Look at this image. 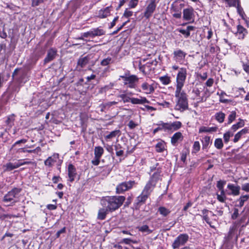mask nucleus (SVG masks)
<instances>
[{"instance_id":"nucleus-32","label":"nucleus","mask_w":249,"mask_h":249,"mask_svg":"<svg viewBox=\"0 0 249 249\" xmlns=\"http://www.w3.org/2000/svg\"><path fill=\"white\" fill-rule=\"evenodd\" d=\"M118 97L122 99L124 103H128L131 101V97L128 96V94H126L125 91H124L122 93L118 95Z\"/></svg>"},{"instance_id":"nucleus-59","label":"nucleus","mask_w":249,"mask_h":249,"mask_svg":"<svg viewBox=\"0 0 249 249\" xmlns=\"http://www.w3.org/2000/svg\"><path fill=\"white\" fill-rule=\"evenodd\" d=\"M213 82H214L213 79L209 78L206 81L205 85L208 87H211L213 86Z\"/></svg>"},{"instance_id":"nucleus-39","label":"nucleus","mask_w":249,"mask_h":249,"mask_svg":"<svg viewBox=\"0 0 249 249\" xmlns=\"http://www.w3.org/2000/svg\"><path fill=\"white\" fill-rule=\"evenodd\" d=\"M158 212L163 216H166L170 213V211L164 207H160L158 209Z\"/></svg>"},{"instance_id":"nucleus-8","label":"nucleus","mask_w":249,"mask_h":249,"mask_svg":"<svg viewBox=\"0 0 249 249\" xmlns=\"http://www.w3.org/2000/svg\"><path fill=\"white\" fill-rule=\"evenodd\" d=\"M189 236L187 234H181L178 235L172 244L174 249L178 248L180 246L184 245L188 240Z\"/></svg>"},{"instance_id":"nucleus-43","label":"nucleus","mask_w":249,"mask_h":249,"mask_svg":"<svg viewBox=\"0 0 249 249\" xmlns=\"http://www.w3.org/2000/svg\"><path fill=\"white\" fill-rule=\"evenodd\" d=\"M200 149V145L198 141H196L194 142L192 153L193 154L197 153Z\"/></svg>"},{"instance_id":"nucleus-56","label":"nucleus","mask_w":249,"mask_h":249,"mask_svg":"<svg viewBox=\"0 0 249 249\" xmlns=\"http://www.w3.org/2000/svg\"><path fill=\"white\" fill-rule=\"evenodd\" d=\"M217 200L221 202H224L227 198L226 196H222L218 194H216Z\"/></svg>"},{"instance_id":"nucleus-13","label":"nucleus","mask_w":249,"mask_h":249,"mask_svg":"<svg viewBox=\"0 0 249 249\" xmlns=\"http://www.w3.org/2000/svg\"><path fill=\"white\" fill-rule=\"evenodd\" d=\"M149 196L146 194H144L143 192L136 198L135 202L136 209H139V207L145 203L146 200Z\"/></svg>"},{"instance_id":"nucleus-11","label":"nucleus","mask_w":249,"mask_h":249,"mask_svg":"<svg viewBox=\"0 0 249 249\" xmlns=\"http://www.w3.org/2000/svg\"><path fill=\"white\" fill-rule=\"evenodd\" d=\"M22 160H20L21 161ZM33 162L31 161H27L20 162L19 160L18 162L12 163L9 162L7 163L4 166L6 167L4 170L5 171H10L13 169H16L20 167V166L25 165V164H32Z\"/></svg>"},{"instance_id":"nucleus-44","label":"nucleus","mask_w":249,"mask_h":249,"mask_svg":"<svg viewBox=\"0 0 249 249\" xmlns=\"http://www.w3.org/2000/svg\"><path fill=\"white\" fill-rule=\"evenodd\" d=\"M106 32L101 28H97L94 29V37L96 36H101L105 35Z\"/></svg>"},{"instance_id":"nucleus-6","label":"nucleus","mask_w":249,"mask_h":249,"mask_svg":"<svg viewBox=\"0 0 249 249\" xmlns=\"http://www.w3.org/2000/svg\"><path fill=\"white\" fill-rule=\"evenodd\" d=\"M137 183L134 180H129L122 182L118 184L116 188L117 194H122L132 188L136 185Z\"/></svg>"},{"instance_id":"nucleus-38","label":"nucleus","mask_w":249,"mask_h":249,"mask_svg":"<svg viewBox=\"0 0 249 249\" xmlns=\"http://www.w3.org/2000/svg\"><path fill=\"white\" fill-rule=\"evenodd\" d=\"M165 143L163 142H160L157 143L155 146V148L157 152H163L165 149Z\"/></svg>"},{"instance_id":"nucleus-30","label":"nucleus","mask_w":249,"mask_h":249,"mask_svg":"<svg viewBox=\"0 0 249 249\" xmlns=\"http://www.w3.org/2000/svg\"><path fill=\"white\" fill-rule=\"evenodd\" d=\"M110 8L106 7L104 10H101L99 12L98 17L100 18H104L110 15Z\"/></svg>"},{"instance_id":"nucleus-33","label":"nucleus","mask_w":249,"mask_h":249,"mask_svg":"<svg viewBox=\"0 0 249 249\" xmlns=\"http://www.w3.org/2000/svg\"><path fill=\"white\" fill-rule=\"evenodd\" d=\"M225 118V114L221 111L217 112L215 114V119L219 123H222Z\"/></svg>"},{"instance_id":"nucleus-21","label":"nucleus","mask_w":249,"mask_h":249,"mask_svg":"<svg viewBox=\"0 0 249 249\" xmlns=\"http://www.w3.org/2000/svg\"><path fill=\"white\" fill-rule=\"evenodd\" d=\"M247 34V30L242 26L238 25L237 26V32L236 33V36L239 39H243Z\"/></svg>"},{"instance_id":"nucleus-1","label":"nucleus","mask_w":249,"mask_h":249,"mask_svg":"<svg viewBox=\"0 0 249 249\" xmlns=\"http://www.w3.org/2000/svg\"><path fill=\"white\" fill-rule=\"evenodd\" d=\"M125 199L124 196H107L101 200V204L109 211H114L120 208Z\"/></svg>"},{"instance_id":"nucleus-57","label":"nucleus","mask_w":249,"mask_h":249,"mask_svg":"<svg viewBox=\"0 0 249 249\" xmlns=\"http://www.w3.org/2000/svg\"><path fill=\"white\" fill-rule=\"evenodd\" d=\"M243 68L244 70L247 73H249V62L247 63H243Z\"/></svg>"},{"instance_id":"nucleus-2","label":"nucleus","mask_w":249,"mask_h":249,"mask_svg":"<svg viewBox=\"0 0 249 249\" xmlns=\"http://www.w3.org/2000/svg\"><path fill=\"white\" fill-rule=\"evenodd\" d=\"M175 97L176 99L175 110L183 112L188 108L187 95L183 90H176Z\"/></svg>"},{"instance_id":"nucleus-58","label":"nucleus","mask_w":249,"mask_h":249,"mask_svg":"<svg viewBox=\"0 0 249 249\" xmlns=\"http://www.w3.org/2000/svg\"><path fill=\"white\" fill-rule=\"evenodd\" d=\"M242 189L246 192H249V183H246L242 184Z\"/></svg>"},{"instance_id":"nucleus-46","label":"nucleus","mask_w":249,"mask_h":249,"mask_svg":"<svg viewBox=\"0 0 249 249\" xmlns=\"http://www.w3.org/2000/svg\"><path fill=\"white\" fill-rule=\"evenodd\" d=\"M88 62V59L86 57L80 58L78 61V65L84 67Z\"/></svg>"},{"instance_id":"nucleus-49","label":"nucleus","mask_w":249,"mask_h":249,"mask_svg":"<svg viewBox=\"0 0 249 249\" xmlns=\"http://www.w3.org/2000/svg\"><path fill=\"white\" fill-rule=\"evenodd\" d=\"M229 6H236L238 2L239 3L238 0H225Z\"/></svg>"},{"instance_id":"nucleus-9","label":"nucleus","mask_w":249,"mask_h":249,"mask_svg":"<svg viewBox=\"0 0 249 249\" xmlns=\"http://www.w3.org/2000/svg\"><path fill=\"white\" fill-rule=\"evenodd\" d=\"M195 11L194 8L189 6L183 10V18L184 20L193 22L195 18Z\"/></svg>"},{"instance_id":"nucleus-14","label":"nucleus","mask_w":249,"mask_h":249,"mask_svg":"<svg viewBox=\"0 0 249 249\" xmlns=\"http://www.w3.org/2000/svg\"><path fill=\"white\" fill-rule=\"evenodd\" d=\"M104 152V148L101 146H96L94 148V165H98L99 164L100 159Z\"/></svg>"},{"instance_id":"nucleus-18","label":"nucleus","mask_w":249,"mask_h":249,"mask_svg":"<svg viewBox=\"0 0 249 249\" xmlns=\"http://www.w3.org/2000/svg\"><path fill=\"white\" fill-rule=\"evenodd\" d=\"M68 171L69 181H73L77 174L75 168L72 164H70L68 166Z\"/></svg>"},{"instance_id":"nucleus-16","label":"nucleus","mask_w":249,"mask_h":249,"mask_svg":"<svg viewBox=\"0 0 249 249\" xmlns=\"http://www.w3.org/2000/svg\"><path fill=\"white\" fill-rule=\"evenodd\" d=\"M227 188L231 191V192L228 193L229 195L236 196L240 194V187L239 185L229 183L227 185Z\"/></svg>"},{"instance_id":"nucleus-54","label":"nucleus","mask_w":249,"mask_h":249,"mask_svg":"<svg viewBox=\"0 0 249 249\" xmlns=\"http://www.w3.org/2000/svg\"><path fill=\"white\" fill-rule=\"evenodd\" d=\"M184 6V4L180 3L178 6L175 5L173 7V11L176 12H180L181 9L182 7Z\"/></svg>"},{"instance_id":"nucleus-4","label":"nucleus","mask_w":249,"mask_h":249,"mask_svg":"<svg viewBox=\"0 0 249 249\" xmlns=\"http://www.w3.org/2000/svg\"><path fill=\"white\" fill-rule=\"evenodd\" d=\"M160 177V173L159 172H155L144 186L142 192L144 194H146L150 196L155 188L158 180L159 179Z\"/></svg>"},{"instance_id":"nucleus-17","label":"nucleus","mask_w":249,"mask_h":249,"mask_svg":"<svg viewBox=\"0 0 249 249\" xmlns=\"http://www.w3.org/2000/svg\"><path fill=\"white\" fill-rule=\"evenodd\" d=\"M141 88L144 92L146 94H151L155 91V88L153 86V84H149L147 82H143L141 85Z\"/></svg>"},{"instance_id":"nucleus-28","label":"nucleus","mask_w":249,"mask_h":249,"mask_svg":"<svg viewBox=\"0 0 249 249\" xmlns=\"http://www.w3.org/2000/svg\"><path fill=\"white\" fill-rule=\"evenodd\" d=\"M248 131V129L246 128H243L241 131H239L238 133H237L235 136L233 140L234 142H237L239 139L241 138V136L243 135H244L246 134Z\"/></svg>"},{"instance_id":"nucleus-52","label":"nucleus","mask_w":249,"mask_h":249,"mask_svg":"<svg viewBox=\"0 0 249 249\" xmlns=\"http://www.w3.org/2000/svg\"><path fill=\"white\" fill-rule=\"evenodd\" d=\"M226 184V181L224 180H219L217 182L216 187L219 190L224 189V186Z\"/></svg>"},{"instance_id":"nucleus-61","label":"nucleus","mask_w":249,"mask_h":249,"mask_svg":"<svg viewBox=\"0 0 249 249\" xmlns=\"http://www.w3.org/2000/svg\"><path fill=\"white\" fill-rule=\"evenodd\" d=\"M238 210L237 209L235 208L234 209V212L233 214L231 215V217L233 219H235L238 216Z\"/></svg>"},{"instance_id":"nucleus-31","label":"nucleus","mask_w":249,"mask_h":249,"mask_svg":"<svg viewBox=\"0 0 249 249\" xmlns=\"http://www.w3.org/2000/svg\"><path fill=\"white\" fill-rule=\"evenodd\" d=\"M41 149L40 147H37L36 148L33 150H26L24 148H20L18 150L17 152L20 153H25L28 152L29 153H36L38 154L39 152L41 151Z\"/></svg>"},{"instance_id":"nucleus-50","label":"nucleus","mask_w":249,"mask_h":249,"mask_svg":"<svg viewBox=\"0 0 249 249\" xmlns=\"http://www.w3.org/2000/svg\"><path fill=\"white\" fill-rule=\"evenodd\" d=\"M236 8H237V10L238 13L239 14V15L242 18H244V15L245 14H244V12L243 11V10L242 8L240 5L239 3L238 2V4H236Z\"/></svg>"},{"instance_id":"nucleus-36","label":"nucleus","mask_w":249,"mask_h":249,"mask_svg":"<svg viewBox=\"0 0 249 249\" xmlns=\"http://www.w3.org/2000/svg\"><path fill=\"white\" fill-rule=\"evenodd\" d=\"M160 82L164 85H167L169 84L171 81V78L168 75H164L163 76H160L159 77Z\"/></svg>"},{"instance_id":"nucleus-40","label":"nucleus","mask_w":249,"mask_h":249,"mask_svg":"<svg viewBox=\"0 0 249 249\" xmlns=\"http://www.w3.org/2000/svg\"><path fill=\"white\" fill-rule=\"evenodd\" d=\"M214 146L218 149H221L223 147V143L221 138H217L215 140Z\"/></svg>"},{"instance_id":"nucleus-48","label":"nucleus","mask_w":249,"mask_h":249,"mask_svg":"<svg viewBox=\"0 0 249 249\" xmlns=\"http://www.w3.org/2000/svg\"><path fill=\"white\" fill-rule=\"evenodd\" d=\"M139 0H130L129 2V7L130 8H134L138 4Z\"/></svg>"},{"instance_id":"nucleus-37","label":"nucleus","mask_w":249,"mask_h":249,"mask_svg":"<svg viewBox=\"0 0 249 249\" xmlns=\"http://www.w3.org/2000/svg\"><path fill=\"white\" fill-rule=\"evenodd\" d=\"M181 123L179 121H176L170 124V130H177L181 126Z\"/></svg>"},{"instance_id":"nucleus-45","label":"nucleus","mask_w":249,"mask_h":249,"mask_svg":"<svg viewBox=\"0 0 249 249\" xmlns=\"http://www.w3.org/2000/svg\"><path fill=\"white\" fill-rule=\"evenodd\" d=\"M233 132L228 131L223 135L224 141L225 143H228L230 140V137L233 136Z\"/></svg>"},{"instance_id":"nucleus-53","label":"nucleus","mask_w":249,"mask_h":249,"mask_svg":"<svg viewBox=\"0 0 249 249\" xmlns=\"http://www.w3.org/2000/svg\"><path fill=\"white\" fill-rule=\"evenodd\" d=\"M133 12L129 10L127 8H126L123 14V17L128 18L129 17H131L133 15Z\"/></svg>"},{"instance_id":"nucleus-15","label":"nucleus","mask_w":249,"mask_h":249,"mask_svg":"<svg viewBox=\"0 0 249 249\" xmlns=\"http://www.w3.org/2000/svg\"><path fill=\"white\" fill-rule=\"evenodd\" d=\"M57 51L55 48H50L47 52V54L44 60V63H48L53 60L56 54Z\"/></svg>"},{"instance_id":"nucleus-47","label":"nucleus","mask_w":249,"mask_h":249,"mask_svg":"<svg viewBox=\"0 0 249 249\" xmlns=\"http://www.w3.org/2000/svg\"><path fill=\"white\" fill-rule=\"evenodd\" d=\"M14 116H11L8 117L6 121V123L10 127H11L14 124Z\"/></svg>"},{"instance_id":"nucleus-12","label":"nucleus","mask_w":249,"mask_h":249,"mask_svg":"<svg viewBox=\"0 0 249 249\" xmlns=\"http://www.w3.org/2000/svg\"><path fill=\"white\" fill-rule=\"evenodd\" d=\"M173 54L174 60L181 63L185 59L187 53L180 49H177L174 51Z\"/></svg>"},{"instance_id":"nucleus-42","label":"nucleus","mask_w":249,"mask_h":249,"mask_svg":"<svg viewBox=\"0 0 249 249\" xmlns=\"http://www.w3.org/2000/svg\"><path fill=\"white\" fill-rule=\"evenodd\" d=\"M210 142V137L209 136H205L202 140V148L203 149H206L208 148Z\"/></svg>"},{"instance_id":"nucleus-10","label":"nucleus","mask_w":249,"mask_h":249,"mask_svg":"<svg viewBox=\"0 0 249 249\" xmlns=\"http://www.w3.org/2000/svg\"><path fill=\"white\" fill-rule=\"evenodd\" d=\"M124 80V84L127 85L129 88H135L136 87V83L139 80V78L135 75H132L129 76H120Z\"/></svg>"},{"instance_id":"nucleus-51","label":"nucleus","mask_w":249,"mask_h":249,"mask_svg":"<svg viewBox=\"0 0 249 249\" xmlns=\"http://www.w3.org/2000/svg\"><path fill=\"white\" fill-rule=\"evenodd\" d=\"M44 0H32L31 6L32 7H36L39 4L43 3Z\"/></svg>"},{"instance_id":"nucleus-7","label":"nucleus","mask_w":249,"mask_h":249,"mask_svg":"<svg viewBox=\"0 0 249 249\" xmlns=\"http://www.w3.org/2000/svg\"><path fill=\"white\" fill-rule=\"evenodd\" d=\"M157 7L155 0H151L146 6L143 13V17L146 19H149L155 12Z\"/></svg>"},{"instance_id":"nucleus-24","label":"nucleus","mask_w":249,"mask_h":249,"mask_svg":"<svg viewBox=\"0 0 249 249\" xmlns=\"http://www.w3.org/2000/svg\"><path fill=\"white\" fill-rule=\"evenodd\" d=\"M249 199V195H242L240 197L237 199L236 201L239 203L237 204L236 206L238 207H242L244 206V203L248 201Z\"/></svg>"},{"instance_id":"nucleus-63","label":"nucleus","mask_w":249,"mask_h":249,"mask_svg":"<svg viewBox=\"0 0 249 249\" xmlns=\"http://www.w3.org/2000/svg\"><path fill=\"white\" fill-rule=\"evenodd\" d=\"M128 126L130 129H133L137 126V124L131 120L129 122Z\"/></svg>"},{"instance_id":"nucleus-29","label":"nucleus","mask_w":249,"mask_h":249,"mask_svg":"<svg viewBox=\"0 0 249 249\" xmlns=\"http://www.w3.org/2000/svg\"><path fill=\"white\" fill-rule=\"evenodd\" d=\"M245 125L244 121L241 119H239V122L236 124H233L231 127V130H232L233 132L236 131L239 128L242 127Z\"/></svg>"},{"instance_id":"nucleus-19","label":"nucleus","mask_w":249,"mask_h":249,"mask_svg":"<svg viewBox=\"0 0 249 249\" xmlns=\"http://www.w3.org/2000/svg\"><path fill=\"white\" fill-rule=\"evenodd\" d=\"M183 139L182 133L180 132L175 133L171 137V142L174 145H176L178 142H181Z\"/></svg>"},{"instance_id":"nucleus-27","label":"nucleus","mask_w":249,"mask_h":249,"mask_svg":"<svg viewBox=\"0 0 249 249\" xmlns=\"http://www.w3.org/2000/svg\"><path fill=\"white\" fill-rule=\"evenodd\" d=\"M108 211L107 207L106 208L100 209L98 212L97 218L100 220L105 219Z\"/></svg>"},{"instance_id":"nucleus-62","label":"nucleus","mask_w":249,"mask_h":249,"mask_svg":"<svg viewBox=\"0 0 249 249\" xmlns=\"http://www.w3.org/2000/svg\"><path fill=\"white\" fill-rule=\"evenodd\" d=\"M219 101L222 103H229L231 102V100L225 99L224 96L220 97Z\"/></svg>"},{"instance_id":"nucleus-25","label":"nucleus","mask_w":249,"mask_h":249,"mask_svg":"<svg viewBox=\"0 0 249 249\" xmlns=\"http://www.w3.org/2000/svg\"><path fill=\"white\" fill-rule=\"evenodd\" d=\"M210 211L206 209H204L202 210V218L203 220H205L206 222L209 224L212 228H214L213 226L211 225L212 223L210 221L209 217L208 216V213H209Z\"/></svg>"},{"instance_id":"nucleus-23","label":"nucleus","mask_w":249,"mask_h":249,"mask_svg":"<svg viewBox=\"0 0 249 249\" xmlns=\"http://www.w3.org/2000/svg\"><path fill=\"white\" fill-rule=\"evenodd\" d=\"M130 102L132 104L138 105V104H143L145 103H148L149 101L147 100V99L145 97L140 96V98L131 97Z\"/></svg>"},{"instance_id":"nucleus-55","label":"nucleus","mask_w":249,"mask_h":249,"mask_svg":"<svg viewBox=\"0 0 249 249\" xmlns=\"http://www.w3.org/2000/svg\"><path fill=\"white\" fill-rule=\"evenodd\" d=\"M160 126L161 128H162V129H164L165 130L167 129L170 130V124L169 123H162Z\"/></svg>"},{"instance_id":"nucleus-20","label":"nucleus","mask_w":249,"mask_h":249,"mask_svg":"<svg viewBox=\"0 0 249 249\" xmlns=\"http://www.w3.org/2000/svg\"><path fill=\"white\" fill-rule=\"evenodd\" d=\"M121 135V132L120 130H115L106 135L105 136V139L107 141H108L116 137H119Z\"/></svg>"},{"instance_id":"nucleus-41","label":"nucleus","mask_w":249,"mask_h":249,"mask_svg":"<svg viewBox=\"0 0 249 249\" xmlns=\"http://www.w3.org/2000/svg\"><path fill=\"white\" fill-rule=\"evenodd\" d=\"M236 112L235 111H232L228 117V124H231L236 118Z\"/></svg>"},{"instance_id":"nucleus-22","label":"nucleus","mask_w":249,"mask_h":249,"mask_svg":"<svg viewBox=\"0 0 249 249\" xmlns=\"http://www.w3.org/2000/svg\"><path fill=\"white\" fill-rule=\"evenodd\" d=\"M196 27L193 26H188L186 29H179L178 31L182 34L185 38H188L190 36V32L192 31L195 30Z\"/></svg>"},{"instance_id":"nucleus-64","label":"nucleus","mask_w":249,"mask_h":249,"mask_svg":"<svg viewBox=\"0 0 249 249\" xmlns=\"http://www.w3.org/2000/svg\"><path fill=\"white\" fill-rule=\"evenodd\" d=\"M202 132H209V129L208 127L206 126H201L199 128V133Z\"/></svg>"},{"instance_id":"nucleus-5","label":"nucleus","mask_w":249,"mask_h":249,"mask_svg":"<svg viewBox=\"0 0 249 249\" xmlns=\"http://www.w3.org/2000/svg\"><path fill=\"white\" fill-rule=\"evenodd\" d=\"M187 76L186 68H181L176 77V90H182Z\"/></svg>"},{"instance_id":"nucleus-35","label":"nucleus","mask_w":249,"mask_h":249,"mask_svg":"<svg viewBox=\"0 0 249 249\" xmlns=\"http://www.w3.org/2000/svg\"><path fill=\"white\" fill-rule=\"evenodd\" d=\"M211 94L209 92L208 89H206L203 93V96L201 97L198 98L197 99L198 100V102H205L207 99L210 96Z\"/></svg>"},{"instance_id":"nucleus-60","label":"nucleus","mask_w":249,"mask_h":249,"mask_svg":"<svg viewBox=\"0 0 249 249\" xmlns=\"http://www.w3.org/2000/svg\"><path fill=\"white\" fill-rule=\"evenodd\" d=\"M158 105L164 107H169L170 103L169 102L164 101L162 103H158Z\"/></svg>"},{"instance_id":"nucleus-3","label":"nucleus","mask_w":249,"mask_h":249,"mask_svg":"<svg viewBox=\"0 0 249 249\" xmlns=\"http://www.w3.org/2000/svg\"><path fill=\"white\" fill-rule=\"evenodd\" d=\"M21 191V188H14L4 196L2 198V201L5 203L7 206L14 205L18 202L17 200L18 195Z\"/></svg>"},{"instance_id":"nucleus-26","label":"nucleus","mask_w":249,"mask_h":249,"mask_svg":"<svg viewBox=\"0 0 249 249\" xmlns=\"http://www.w3.org/2000/svg\"><path fill=\"white\" fill-rule=\"evenodd\" d=\"M58 155L57 154L56 155H54L53 157H49L47 160H45V165L49 167L52 166L53 164L56 161V159L58 158Z\"/></svg>"},{"instance_id":"nucleus-34","label":"nucleus","mask_w":249,"mask_h":249,"mask_svg":"<svg viewBox=\"0 0 249 249\" xmlns=\"http://www.w3.org/2000/svg\"><path fill=\"white\" fill-rule=\"evenodd\" d=\"M139 231L142 232H146L147 234H150L153 231L150 230L147 225H144L142 226L137 227Z\"/></svg>"}]
</instances>
